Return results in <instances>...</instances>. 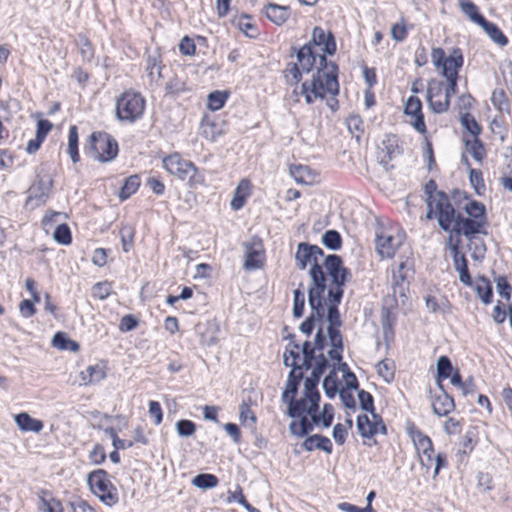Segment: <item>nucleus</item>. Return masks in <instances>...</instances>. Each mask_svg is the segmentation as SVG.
<instances>
[{"label": "nucleus", "instance_id": "nucleus-1", "mask_svg": "<svg viewBox=\"0 0 512 512\" xmlns=\"http://www.w3.org/2000/svg\"><path fill=\"white\" fill-rule=\"evenodd\" d=\"M297 63H289L285 69V78L290 85L297 84L302 73L313 72L311 80H306L301 85V94L307 104H313L317 99H324L326 94L338 95V66L328 61L324 54L310 45H303L296 51Z\"/></svg>", "mask_w": 512, "mask_h": 512}, {"label": "nucleus", "instance_id": "nucleus-2", "mask_svg": "<svg viewBox=\"0 0 512 512\" xmlns=\"http://www.w3.org/2000/svg\"><path fill=\"white\" fill-rule=\"evenodd\" d=\"M323 254L324 252L319 246L307 242L299 243L295 253V263L298 269L304 270L311 264L308 303L320 318L325 315L326 300L323 295L327 288L326 275L318 262V257Z\"/></svg>", "mask_w": 512, "mask_h": 512}, {"label": "nucleus", "instance_id": "nucleus-3", "mask_svg": "<svg viewBox=\"0 0 512 512\" xmlns=\"http://www.w3.org/2000/svg\"><path fill=\"white\" fill-rule=\"evenodd\" d=\"M433 64L441 70V74L447 79L445 85V97L450 98L457 92L458 70L463 65V55L460 49H454L449 56H446L442 48H433L431 52Z\"/></svg>", "mask_w": 512, "mask_h": 512}, {"label": "nucleus", "instance_id": "nucleus-4", "mask_svg": "<svg viewBox=\"0 0 512 512\" xmlns=\"http://www.w3.org/2000/svg\"><path fill=\"white\" fill-rule=\"evenodd\" d=\"M321 266L326 275L327 295L341 302L345 283L352 277L350 269L343 265L342 258L336 254L328 255Z\"/></svg>", "mask_w": 512, "mask_h": 512}, {"label": "nucleus", "instance_id": "nucleus-5", "mask_svg": "<svg viewBox=\"0 0 512 512\" xmlns=\"http://www.w3.org/2000/svg\"><path fill=\"white\" fill-rule=\"evenodd\" d=\"M85 152L99 162H109L118 154V143L110 134L96 131L89 136Z\"/></svg>", "mask_w": 512, "mask_h": 512}, {"label": "nucleus", "instance_id": "nucleus-6", "mask_svg": "<svg viewBox=\"0 0 512 512\" xmlns=\"http://www.w3.org/2000/svg\"><path fill=\"white\" fill-rule=\"evenodd\" d=\"M327 301L329 306L327 308V321L329 325L327 327V335L331 349L328 351V356L332 361H340L343 353V338L339 330L342 325L338 305L341 302H336L327 295Z\"/></svg>", "mask_w": 512, "mask_h": 512}, {"label": "nucleus", "instance_id": "nucleus-7", "mask_svg": "<svg viewBox=\"0 0 512 512\" xmlns=\"http://www.w3.org/2000/svg\"><path fill=\"white\" fill-rule=\"evenodd\" d=\"M144 97L135 91H126L116 100V117L120 121L133 123L140 119L145 110Z\"/></svg>", "mask_w": 512, "mask_h": 512}, {"label": "nucleus", "instance_id": "nucleus-8", "mask_svg": "<svg viewBox=\"0 0 512 512\" xmlns=\"http://www.w3.org/2000/svg\"><path fill=\"white\" fill-rule=\"evenodd\" d=\"M91 491L107 506L115 505L119 498L116 488L108 478V473L103 469H97L89 473L87 477Z\"/></svg>", "mask_w": 512, "mask_h": 512}, {"label": "nucleus", "instance_id": "nucleus-9", "mask_svg": "<svg viewBox=\"0 0 512 512\" xmlns=\"http://www.w3.org/2000/svg\"><path fill=\"white\" fill-rule=\"evenodd\" d=\"M407 432L414 443L417 453L426 457V459L420 457L422 466L429 468L433 461L432 455L434 452L431 438L419 430L412 422L408 424Z\"/></svg>", "mask_w": 512, "mask_h": 512}, {"label": "nucleus", "instance_id": "nucleus-10", "mask_svg": "<svg viewBox=\"0 0 512 512\" xmlns=\"http://www.w3.org/2000/svg\"><path fill=\"white\" fill-rule=\"evenodd\" d=\"M445 84L437 79H430L427 83L426 100L429 108L436 114L449 109V100L445 97Z\"/></svg>", "mask_w": 512, "mask_h": 512}, {"label": "nucleus", "instance_id": "nucleus-11", "mask_svg": "<svg viewBox=\"0 0 512 512\" xmlns=\"http://www.w3.org/2000/svg\"><path fill=\"white\" fill-rule=\"evenodd\" d=\"M437 210V221L441 229L452 232L453 225L456 222V211L450 203L449 197L445 192H438V198L435 200Z\"/></svg>", "mask_w": 512, "mask_h": 512}, {"label": "nucleus", "instance_id": "nucleus-12", "mask_svg": "<svg viewBox=\"0 0 512 512\" xmlns=\"http://www.w3.org/2000/svg\"><path fill=\"white\" fill-rule=\"evenodd\" d=\"M459 244V239L453 243L452 235L448 237L446 245L452 252L453 264L455 270L459 272V280L466 286H471L472 279L468 269V262L465 255L460 253Z\"/></svg>", "mask_w": 512, "mask_h": 512}, {"label": "nucleus", "instance_id": "nucleus-13", "mask_svg": "<svg viewBox=\"0 0 512 512\" xmlns=\"http://www.w3.org/2000/svg\"><path fill=\"white\" fill-rule=\"evenodd\" d=\"M403 240L402 234L392 235L388 232L376 234L375 249L382 258H391Z\"/></svg>", "mask_w": 512, "mask_h": 512}, {"label": "nucleus", "instance_id": "nucleus-14", "mask_svg": "<svg viewBox=\"0 0 512 512\" xmlns=\"http://www.w3.org/2000/svg\"><path fill=\"white\" fill-rule=\"evenodd\" d=\"M312 49H316L321 54L333 55L336 52V43L331 32H326L321 27H315L312 31V39L306 43Z\"/></svg>", "mask_w": 512, "mask_h": 512}, {"label": "nucleus", "instance_id": "nucleus-15", "mask_svg": "<svg viewBox=\"0 0 512 512\" xmlns=\"http://www.w3.org/2000/svg\"><path fill=\"white\" fill-rule=\"evenodd\" d=\"M245 254L243 268L252 271L263 267L265 262V251L260 240L252 243H244Z\"/></svg>", "mask_w": 512, "mask_h": 512}, {"label": "nucleus", "instance_id": "nucleus-16", "mask_svg": "<svg viewBox=\"0 0 512 512\" xmlns=\"http://www.w3.org/2000/svg\"><path fill=\"white\" fill-rule=\"evenodd\" d=\"M165 169L180 180H186L194 169V163L183 159L178 153L171 154L163 159Z\"/></svg>", "mask_w": 512, "mask_h": 512}, {"label": "nucleus", "instance_id": "nucleus-17", "mask_svg": "<svg viewBox=\"0 0 512 512\" xmlns=\"http://www.w3.org/2000/svg\"><path fill=\"white\" fill-rule=\"evenodd\" d=\"M404 113L410 117L409 123L421 134H425L426 124L422 112V102L417 96H410L405 103Z\"/></svg>", "mask_w": 512, "mask_h": 512}, {"label": "nucleus", "instance_id": "nucleus-18", "mask_svg": "<svg viewBox=\"0 0 512 512\" xmlns=\"http://www.w3.org/2000/svg\"><path fill=\"white\" fill-rule=\"evenodd\" d=\"M452 232L457 235H464L471 240L476 234H487L486 225L478 222V220L471 219L469 217H463L461 214H457L456 222L453 225Z\"/></svg>", "mask_w": 512, "mask_h": 512}, {"label": "nucleus", "instance_id": "nucleus-19", "mask_svg": "<svg viewBox=\"0 0 512 512\" xmlns=\"http://www.w3.org/2000/svg\"><path fill=\"white\" fill-rule=\"evenodd\" d=\"M146 54L145 72L147 73L149 83L158 86L163 77L162 71L165 68L162 63L160 50L158 48L153 51L147 50Z\"/></svg>", "mask_w": 512, "mask_h": 512}, {"label": "nucleus", "instance_id": "nucleus-20", "mask_svg": "<svg viewBox=\"0 0 512 512\" xmlns=\"http://www.w3.org/2000/svg\"><path fill=\"white\" fill-rule=\"evenodd\" d=\"M53 186V179L49 174L38 175L36 181L30 186L28 201L39 200L45 203Z\"/></svg>", "mask_w": 512, "mask_h": 512}, {"label": "nucleus", "instance_id": "nucleus-21", "mask_svg": "<svg viewBox=\"0 0 512 512\" xmlns=\"http://www.w3.org/2000/svg\"><path fill=\"white\" fill-rule=\"evenodd\" d=\"M439 390V394H432L430 391V400L433 412L437 416L443 417L455 409V404L453 398L444 390L443 386Z\"/></svg>", "mask_w": 512, "mask_h": 512}, {"label": "nucleus", "instance_id": "nucleus-22", "mask_svg": "<svg viewBox=\"0 0 512 512\" xmlns=\"http://www.w3.org/2000/svg\"><path fill=\"white\" fill-rule=\"evenodd\" d=\"M412 275V271L407 262H401L397 270L393 271V294L401 297L406 296L408 290V279Z\"/></svg>", "mask_w": 512, "mask_h": 512}, {"label": "nucleus", "instance_id": "nucleus-23", "mask_svg": "<svg viewBox=\"0 0 512 512\" xmlns=\"http://www.w3.org/2000/svg\"><path fill=\"white\" fill-rule=\"evenodd\" d=\"M288 404L287 414L291 418L301 417L302 415L312 416L313 412H317L319 407L312 408V402L304 395L301 399L290 397L286 402Z\"/></svg>", "mask_w": 512, "mask_h": 512}, {"label": "nucleus", "instance_id": "nucleus-24", "mask_svg": "<svg viewBox=\"0 0 512 512\" xmlns=\"http://www.w3.org/2000/svg\"><path fill=\"white\" fill-rule=\"evenodd\" d=\"M196 332L200 337L201 344L204 346L210 347L218 341L219 327L215 322L208 321L204 324H197Z\"/></svg>", "mask_w": 512, "mask_h": 512}, {"label": "nucleus", "instance_id": "nucleus-25", "mask_svg": "<svg viewBox=\"0 0 512 512\" xmlns=\"http://www.w3.org/2000/svg\"><path fill=\"white\" fill-rule=\"evenodd\" d=\"M302 447L306 451H313L314 449H319L327 454H331L333 450L331 440L328 437L320 434L308 436L302 443Z\"/></svg>", "mask_w": 512, "mask_h": 512}, {"label": "nucleus", "instance_id": "nucleus-26", "mask_svg": "<svg viewBox=\"0 0 512 512\" xmlns=\"http://www.w3.org/2000/svg\"><path fill=\"white\" fill-rule=\"evenodd\" d=\"M321 374L312 371L311 376L307 377L304 382V395L312 402V408L319 407L320 393L317 389Z\"/></svg>", "mask_w": 512, "mask_h": 512}, {"label": "nucleus", "instance_id": "nucleus-27", "mask_svg": "<svg viewBox=\"0 0 512 512\" xmlns=\"http://www.w3.org/2000/svg\"><path fill=\"white\" fill-rule=\"evenodd\" d=\"M265 14L271 22L276 25H282L290 16V9L288 6L269 3L266 6Z\"/></svg>", "mask_w": 512, "mask_h": 512}, {"label": "nucleus", "instance_id": "nucleus-28", "mask_svg": "<svg viewBox=\"0 0 512 512\" xmlns=\"http://www.w3.org/2000/svg\"><path fill=\"white\" fill-rule=\"evenodd\" d=\"M250 188L251 183L248 179H242L239 182L235 189L234 197L230 203L233 210L238 211L244 206L247 198L250 195Z\"/></svg>", "mask_w": 512, "mask_h": 512}, {"label": "nucleus", "instance_id": "nucleus-29", "mask_svg": "<svg viewBox=\"0 0 512 512\" xmlns=\"http://www.w3.org/2000/svg\"><path fill=\"white\" fill-rule=\"evenodd\" d=\"M303 379L302 370L291 369L288 374L286 382V388L282 393L281 399L283 402H287L290 397H295L298 392V386Z\"/></svg>", "mask_w": 512, "mask_h": 512}, {"label": "nucleus", "instance_id": "nucleus-30", "mask_svg": "<svg viewBox=\"0 0 512 512\" xmlns=\"http://www.w3.org/2000/svg\"><path fill=\"white\" fill-rule=\"evenodd\" d=\"M15 422L22 431L39 433L43 429L42 421L32 418L26 412L17 414Z\"/></svg>", "mask_w": 512, "mask_h": 512}, {"label": "nucleus", "instance_id": "nucleus-31", "mask_svg": "<svg viewBox=\"0 0 512 512\" xmlns=\"http://www.w3.org/2000/svg\"><path fill=\"white\" fill-rule=\"evenodd\" d=\"M38 496L41 503L40 508L43 512H63L61 501L56 499L49 491L42 489Z\"/></svg>", "mask_w": 512, "mask_h": 512}, {"label": "nucleus", "instance_id": "nucleus-32", "mask_svg": "<svg viewBox=\"0 0 512 512\" xmlns=\"http://www.w3.org/2000/svg\"><path fill=\"white\" fill-rule=\"evenodd\" d=\"M294 335L290 336L293 340ZM300 360V346L299 344L291 341L284 352V364L291 369L302 370V366H299Z\"/></svg>", "mask_w": 512, "mask_h": 512}, {"label": "nucleus", "instance_id": "nucleus-33", "mask_svg": "<svg viewBox=\"0 0 512 512\" xmlns=\"http://www.w3.org/2000/svg\"><path fill=\"white\" fill-rule=\"evenodd\" d=\"M106 376L104 368L100 365L88 366L84 371L80 373L81 384L89 385L100 382Z\"/></svg>", "mask_w": 512, "mask_h": 512}, {"label": "nucleus", "instance_id": "nucleus-34", "mask_svg": "<svg viewBox=\"0 0 512 512\" xmlns=\"http://www.w3.org/2000/svg\"><path fill=\"white\" fill-rule=\"evenodd\" d=\"M464 210L469 218L478 220V222L487 226L486 210L481 202L469 200L465 204Z\"/></svg>", "mask_w": 512, "mask_h": 512}, {"label": "nucleus", "instance_id": "nucleus-35", "mask_svg": "<svg viewBox=\"0 0 512 512\" xmlns=\"http://www.w3.org/2000/svg\"><path fill=\"white\" fill-rule=\"evenodd\" d=\"M437 386L442 389L443 380L449 378L453 373V366L451 360L447 356H440L437 360Z\"/></svg>", "mask_w": 512, "mask_h": 512}, {"label": "nucleus", "instance_id": "nucleus-36", "mask_svg": "<svg viewBox=\"0 0 512 512\" xmlns=\"http://www.w3.org/2000/svg\"><path fill=\"white\" fill-rule=\"evenodd\" d=\"M475 291L484 304L491 303L493 291L491 283L486 277L480 276L476 279Z\"/></svg>", "mask_w": 512, "mask_h": 512}, {"label": "nucleus", "instance_id": "nucleus-37", "mask_svg": "<svg viewBox=\"0 0 512 512\" xmlns=\"http://www.w3.org/2000/svg\"><path fill=\"white\" fill-rule=\"evenodd\" d=\"M479 25L495 43L499 44L500 46H505L508 43L507 37L502 33L496 24L484 19V22H481Z\"/></svg>", "mask_w": 512, "mask_h": 512}, {"label": "nucleus", "instance_id": "nucleus-38", "mask_svg": "<svg viewBox=\"0 0 512 512\" xmlns=\"http://www.w3.org/2000/svg\"><path fill=\"white\" fill-rule=\"evenodd\" d=\"M461 11L474 23L480 24L484 22L485 17L479 13L478 7L470 0H459Z\"/></svg>", "mask_w": 512, "mask_h": 512}, {"label": "nucleus", "instance_id": "nucleus-39", "mask_svg": "<svg viewBox=\"0 0 512 512\" xmlns=\"http://www.w3.org/2000/svg\"><path fill=\"white\" fill-rule=\"evenodd\" d=\"M52 345L60 350L77 352L80 348L79 344L68 338L64 332H57L52 339Z\"/></svg>", "mask_w": 512, "mask_h": 512}, {"label": "nucleus", "instance_id": "nucleus-40", "mask_svg": "<svg viewBox=\"0 0 512 512\" xmlns=\"http://www.w3.org/2000/svg\"><path fill=\"white\" fill-rule=\"evenodd\" d=\"M78 143H79L78 128L76 125H72V126H70L69 133H68L67 153L69 154L73 163H77L80 160L79 151H78Z\"/></svg>", "mask_w": 512, "mask_h": 512}, {"label": "nucleus", "instance_id": "nucleus-41", "mask_svg": "<svg viewBox=\"0 0 512 512\" xmlns=\"http://www.w3.org/2000/svg\"><path fill=\"white\" fill-rule=\"evenodd\" d=\"M370 414L372 416V420L370 419L369 428H367L365 432H362V437L372 438L377 433L386 434L387 428H386L381 416L376 414L375 411Z\"/></svg>", "mask_w": 512, "mask_h": 512}, {"label": "nucleus", "instance_id": "nucleus-42", "mask_svg": "<svg viewBox=\"0 0 512 512\" xmlns=\"http://www.w3.org/2000/svg\"><path fill=\"white\" fill-rule=\"evenodd\" d=\"M466 150L472 155V157L481 162L485 157V149L482 141L479 137H473L472 139L464 138Z\"/></svg>", "mask_w": 512, "mask_h": 512}, {"label": "nucleus", "instance_id": "nucleus-43", "mask_svg": "<svg viewBox=\"0 0 512 512\" xmlns=\"http://www.w3.org/2000/svg\"><path fill=\"white\" fill-rule=\"evenodd\" d=\"M289 429L293 435L303 437L313 430V422L306 415H302L298 422H291Z\"/></svg>", "mask_w": 512, "mask_h": 512}, {"label": "nucleus", "instance_id": "nucleus-44", "mask_svg": "<svg viewBox=\"0 0 512 512\" xmlns=\"http://www.w3.org/2000/svg\"><path fill=\"white\" fill-rule=\"evenodd\" d=\"M334 418V409L331 404H325L323 406V410L320 414H317V412H313L311 416V420L313 424L318 425L319 423H322V425L327 428L331 426Z\"/></svg>", "mask_w": 512, "mask_h": 512}, {"label": "nucleus", "instance_id": "nucleus-45", "mask_svg": "<svg viewBox=\"0 0 512 512\" xmlns=\"http://www.w3.org/2000/svg\"><path fill=\"white\" fill-rule=\"evenodd\" d=\"M382 145V152H385V155L380 160V164L388 170L389 161L395 156L396 152H398V145L394 137H387V139L382 141Z\"/></svg>", "mask_w": 512, "mask_h": 512}, {"label": "nucleus", "instance_id": "nucleus-46", "mask_svg": "<svg viewBox=\"0 0 512 512\" xmlns=\"http://www.w3.org/2000/svg\"><path fill=\"white\" fill-rule=\"evenodd\" d=\"M140 183H141V181H140V177L138 175L129 176L125 180V182L120 190V193H119L120 199L122 201L128 199L132 194H134L138 190Z\"/></svg>", "mask_w": 512, "mask_h": 512}, {"label": "nucleus", "instance_id": "nucleus-47", "mask_svg": "<svg viewBox=\"0 0 512 512\" xmlns=\"http://www.w3.org/2000/svg\"><path fill=\"white\" fill-rule=\"evenodd\" d=\"M218 478L209 473H201L192 479V484L200 489H211L218 485Z\"/></svg>", "mask_w": 512, "mask_h": 512}, {"label": "nucleus", "instance_id": "nucleus-48", "mask_svg": "<svg viewBox=\"0 0 512 512\" xmlns=\"http://www.w3.org/2000/svg\"><path fill=\"white\" fill-rule=\"evenodd\" d=\"M461 124L472 137H479L482 129L476 121L475 117L470 113H464L461 115Z\"/></svg>", "mask_w": 512, "mask_h": 512}, {"label": "nucleus", "instance_id": "nucleus-49", "mask_svg": "<svg viewBox=\"0 0 512 512\" xmlns=\"http://www.w3.org/2000/svg\"><path fill=\"white\" fill-rule=\"evenodd\" d=\"M322 243L325 247L331 250H338L342 245V238L338 231L336 230H327L322 235Z\"/></svg>", "mask_w": 512, "mask_h": 512}, {"label": "nucleus", "instance_id": "nucleus-50", "mask_svg": "<svg viewBox=\"0 0 512 512\" xmlns=\"http://www.w3.org/2000/svg\"><path fill=\"white\" fill-rule=\"evenodd\" d=\"M135 229L130 224H122L120 228V238L124 252H128L133 245Z\"/></svg>", "mask_w": 512, "mask_h": 512}, {"label": "nucleus", "instance_id": "nucleus-51", "mask_svg": "<svg viewBox=\"0 0 512 512\" xmlns=\"http://www.w3.org/2000/svg\"><path fill=\"white\" fill-rule=\"evenodd\" d=\"M186 91V83L177 75L171 77L165 85V93L169 96L178 95Z\"/></svg>", "mask_w": 512, "mask_h": 512}, {"label": "nucleus", "instance_id": "nucleus-52", "mask_svg": "<svg viewBox=\"0 0 512 512\" xmlns=\"http://www.w3.org/2000/svg\"><path fill=\"white\" fill-rule=\"evenodd\" d=\"M228 99V93L223 91H213L208 95L207 106L212 111L221 109Z\"/></svg>", "mask_w": 512, "mask_h": 512}, {"label": "nucleus", "instance_id": "nucleus-53", "mask_svg": "<svg viewBox=\"0 0 512 512\" xmlns=\"http://www.w3.org/2000/svg\"><path fill=\"white\" fill-rule=\"evenodd\" d=\"M54 240L61 245H69L72 242V235L67 224H59L53 233Z\"/></svg>", "mask_w": 512, "mask_h": 512}, {"label": "nucleus", "instance_id": "nucleus-54", "mask_svg": "<svg viewBox=\"0 0 512 512\" xmlns=\"http://www.w3.org/2000/svg\"><path fill=\"white\" fill-rule=\"evenodd\" d=\"M495 283L498 294L505 300L509 301L511 298L512 287L509 284L507 277L499 275L495 278Z\"/></svg>", "mask_w": 512, "mask_h": 512}, {"label": "nucleus", "instance_id": "nucleus-55", "mask_svg": "<svg viewBox=\"0 0 512 512\" xmlns=\"http://www.w3.org/2000/svg\"><path fill=\"white\" fill-rule=\"evenodd\" d=\"M323 389L329 398H333L338 392V384L336 380V372L333 370L329 375L324 378Z\"/></svg>", "mask_w": 512, "mask_h": 512}, {"label": "nucleus", "instance_id": "nucleus-56", "mask_svg": "<svg viewBox=\"0 0 512 512\" xmlns=\"http://www.w3.org/2000/svg\"><path fill=\"white\" fill-rule=\"evenodd\" d=\"M239 419L242 424H248L250 426H254L257 421L254 412L250 409V406L245 402H243L239 407Z\"/></svg>", "mask_w": 512, "mask_h": 512}, {"label": "nucleus", "instance_id": "nucleus-57", "mask_svg": "<svg viewBox=\"0 0 512 512\" xmlns=\"http://www.w3.org/2000/svg\"><path fill=\"white\" fill-rule=\"evenodd\" d=\"M112 291L111 284L107 281L98 282L92 287V295L99 300H105Z\"/></svg>", "mask_w": 512, "mask_h": 512}, {"label": "nucleus", "instance_id": "nucleus-58", "mask_svg": "<svg viewBox=\"0 0 512 512\" xmlns=\"http://www.w3.org/2000/svg\"><path fill=\"white\" fill-rule=\"evenodd\" d=\"M293 294V315L296 318H300L304 312L305 295L299 288Z\"/></svg>", "mask_w": 512, "mask_h": 512}, {"label": "nucleus", "instance_id": "nucleus-59", "mask_svg": "<svg viewBox=\"0 0 512 512\" xmlns=\"http://www.w3.org/2000/svg\"><path fill=\"white\" fill-rule=\"evenodd\" d=\"M176 430L179 436L189 437L196 431V425L191 420L182 419L176 423Z\"/></svg>", "mask_w": 512, "mask_h": 512}, {"label": "nucleus", "instance_id": "nucleus-60", "mask_svg": "<svg viewBox=\"0 0 512 512\" xmlns=\"http://www.w3.org/2000/svg\"><path fill=\"white\" fill-rule=\"evenodd\" d=\"M358 399L362 410L369 413H373L375 411L374 399L369 392L365 390H360L358 392Z\"/></svg>", "mask_w": 512, "mask_h": 512}, {"label": "nucleus", "instance_id": "nucleus-61", "mask_svg": "<svg viewBox=\"0 0 512 512\" xmlns=\"http://www.w3.org/2000/svg\"><path fill=\"white\" fill-rule=\"evenodd\" d=\"M469 181L471 185L474 187L475 191L478 195L481 194L480 189H485V184L483 180V173L478 169H470L469 170Z\"/></svg>", "mask_w": 512, "mask_h": 512}, {"label": "nucleus", "instance_id": "nucleus-62", "mask_svg": "<svg viewBox=\"0 0 512 512\" xmlns=\"http://www.w3.org/2000/svg\"><path fill=\"white\" fill-rule=\"evenodd\" d=\"M324 318V315L320 318L316 311H314L312 308H311V314L309 317H307V319L305 321H303L299 327L300 331L306 335H310L314 329V326H315V321L318 320V321H322Z\"/></svg>", "mask_w": 512, "mask_h": 512}, {"label": "nucleus", "instance_id": "nucleus-63", "mask_svg": "<svg viewBox=\"0 0 512 512\" xmlns=\"http://www.w3.org/2000/svg\"><path fill=\"white\" fill-rule=\"evenodd\" d=\"M291 175L299 183H308L310 181V169L307 166H294L291 169Z\"/></svg>", "mask_w": 512, "mask_h": 512}, {"label": "nucleus", "instance_id": "nucleus-64", "mask_svg": "<svg viewBox=\"0 0 512 512\" xmlns=\"http://www.w3.org/2000/svg\"><path fill=\"white\" fill-rule=\"evenodd\" d=\"M80 53L83 61H91L94 56V50L91 42L83 36L79 37Z\"/></svg>", "mask_w": 512, "mask_h": 512}]
</instances>
